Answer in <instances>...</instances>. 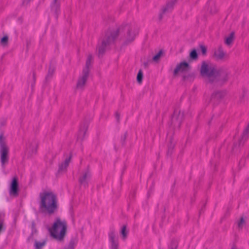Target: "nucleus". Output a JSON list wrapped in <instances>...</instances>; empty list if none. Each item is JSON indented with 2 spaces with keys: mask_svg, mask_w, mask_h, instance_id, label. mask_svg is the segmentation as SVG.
<instances>
[{
  "mask_svg": "<svg viewBox=\"0 0 249 249\" xmlns=\"http://www.w3.org/2000/svg\"><path fill=\"white\" fill-rule=\"evenodd\" d=\"M39 209L42 212L50 214L53 213L57 209L56 196L52 192H44L40 193Z\"/></svg>",
  "mask_w": 249,
  "mask_h": 249,
  "instance_id": "f257e3e1",
  "label": "nucleus"
},
{
  "mask_svg": "<svg viewBox=\"0 0 249 249\" xmlns=\"http://www.w3.org/2000/svg\"><path fill=\"white\" fill-rule=\"evenodd\" d=\"M200 73L211 83L218 80L222 74L221 71L217 69L214 64L205 61L202 63Z\"/></svg>",
  "mask_w": 249,
  "mask_h": 249,
  "instance_id": "f03ea898",
  "label": "nucleus"
},
{
  "mask_svg": "<svg viewBox=\"0 0 249 249\" xmlns=\"http://www.w3.org/2000/svg\"><path fill=\"white\" fill-rule=\"evenodd\" d=\"M67 228L65 220L56 218L52 227L49 228L51 235L57 240H62L66 234Z\"/></svg>",
  "mask_w": 249,
  "mask_h": 249,
  "instance_id": "7ed1b4c3",
  "label": "nucleus"
},
{
  "mask_svg": "<svg viewBox=\"0 0 249 249\" xmlns=\"http://www.w3.org/2000/svg\"><path fill=\"white\" fill-rule=\"evenodd\" d=\"M9 147L6 142V138L3 134L0 135V160L2 167L5 166L9 161Z\"/></svg>",
  "mask_w": 249,
  "mask_h": 249,
  "instance_id": "20e7f679",
  "label": "nucleus"
},
{
  "mask_svg": "<svg viewBox=\"0 0 249 249\" xmlns=\"http://www.w3.org/2000/svg\"><path fill=\"white\" fill-rule=\"evenodd\" d=\"M118 35V31L113 32H108L101 44H99L97 50L99 54H103L106 49L112 43Z\"/></svg>",
  "mask_w": 249,
  "mask_h": 249,
  "instance_id": "39448f33",
  "label": "nucleus"
},
{
  "mask_svg": "<svg viewBox=\"0 0 249 249\" xmlns=\"http://www.w3.org/2000/svg\"><path fill=\"white\" fill-rule=\"evenodd\" d=\"M124 30L127 32L126 38L124 41L125 44L132 42L138 33L137 28L134 25H127Z\"/></svg>",
  "mask_w": 249,
  "mask_h": 249,
  "instance_id": "423d86ee",
  "label": "nucleus"
},
{
  "mask_svg": "<svg viewBox=\"0 0 249 249\" xmlns=\"http://www.w3.org/2000/svg\"><path fill=\"white\" fill-rule=\"evenodd\" d=\"M183 118V113L180 110H176L172 118V124L175 128H179Z\"/></svg>",
  "mask_w": 249,
  "mask_h": 249,
  "instance_id": "0eeeda50",
  "label": "nucleus"
},
{
  "mask_svg": "<svg viewBox=\"0 0 249 249\" xmlns=\"http://www.w3.org/2000/svg\"><path fill=\"white\" fill-rule=\"evenodd\" d=\"M108 239L110 249H119L118 240L114 230L112 229L108 232Z\"/></svg>",
  "mask_w": 249,
  "mask_h": 249,
  "instance_id": "6e6552de",
  "label": "nucleus"
},
{
  "mask_svg": "<svg viewBox=\"0 0 249 249\" xmlns=\"http://www.w3.org/2000/svg\"><path fill=\"white\" fill-rule=\"evenodd\" d=\"M89 73H88L87 69H83L81 76H80L77 81L76 87L78 89H82L87 80Z\"/></svg>",
  "mask_w": 249,
  "mask_h": 249,
  "instance_id": "1a4fd4ad",
  "label": "nucleus"
},
{
  "mask_svg": "<svg viewBox=\"0 0 249 249\" xmlns=\"http://www.w3.org/2000/svg\"><path fill=\"white\" fill-rule=\"evenodd\" d=\"M90 173L89 169H87L83 171L79 179L81 185L85 187H87L88 185V181L90 178Z\"/></svg>",
  "mask_w": 249,
  "mask_h": 249,
  "instance_id": "9d476101",
  "label": "nucleus"
},
{
  "mask_svg": "<svg viewBox=\"0 0 249 249\" xmlns=\"http://www.w3.org/2000/svg\"><path fill=\"white\" fill-rule=\"evenodd\" d=\"M177 1V0H171L167 3L165 6L163 7L161 9V13H160V19H161L162 18V14L169 12L173 10Z\"/></svg>",
  "mask_w": 249,
  "mask_h": 249,
  "instance_id": "9b49d317",
  "label": "nucleus"
},
{
  "mask_svg": "<svg viewBox=\"0 0 249 249\" xmlns=\"http://www.w3.org/2000/svg\"><path fill=\"white\" fill-rule=\"evenodd\" d=\"M18 181L16 177L13 178L11 183L9 194L11 196H16L18 195Z\"/></svg>",
  "mask_w": 249,
  "mask_h": 249,
  "instance_id": "f8f14e48",
  "label": "nucleus"
},
{
  "mask_svg": "<svg viewBox=\"0 0 249 249\" xmlns=\"http://www.w3.org/2000/svg\"><path fill=\"white\" fill-rule=\"evenodd\" d=\"M189 69V64L185 62H181L178 65L174 71V75H176L178 72H185Z\"/></svg>",
  "mask_w": 249,
  "mask_h": 249,
  "instance_id": "ddd939ff",
  "label": "nucleus"
},
{
  "mask_svg": "<svg viewBox=\"0 0 249 249\" xmlns=\"http://www.w3.org/2000/svg\"><path fill=\"white\" fill-rule=\"evenodd\" d=\"M214 55L218 60H223L227 56L226 53L224 51L221 46H219L217 49L215 51Z\"/></svg>",
  "mask_w": 249,
  "mask_h": 249,
  "instance_id": "4468645a",
  "label": "nucleus"
},
{
  "mask_svg": "<svg viewBox=\"0 0 249 249\" xmlns=\"http://www.w3.org/2000/svg\"><path fill=\"white\" fill-rule=\"evenodd\" d=\"M37 148V142L36 140H34L29 143L27 147V151L29 153H31V154H34L36 153Z\"/></svg>",
  "mask_w": 249,
  "mask_h": 249,
  "instance_id": "2eb2a0df",
  "label": "nucleus"
},
{
  "mask_svg": "<svg viewBox=\"0 0 249 249\" xmlns=\"http://www.w3.org/2000/svg\"><path fill=\"white\" fill-rule=\"evenodd\" d=\"M88 126L87 124H83L80 127L78 138L79 139L83 140L85 136L86 131L88 130Z\"/></svg>",
  "mask_w": 249,
  "mask_h": 249,
  "instance_id": "dca6fc26",
  "label": "nucleus"
},
{
  "mask_svg": "<svg viewBox=\"0 0 249 249\" xmlns=\"http://www.w3.org/2000/svg\"><path fill=\"white\" fill-rule=\"evenodd\" d=\"M71 157H70L67 158L63 162L61 163L59 166L58 172H64L66 171L67 168L68 167L70 161Z\"/></svg>",
  "mask_w": 249,
  "mask_h": 249,
  "instance_id": "f3484780",
  "label": "nucleus"
},
{
  "mask_svg": "<svg viewBox=\"0 0 249 249\" xmlns=\"http://www.w3.org/2000/svg\"><path fill=\"white\" fill-rule=\"evenodd\" d=\"M59 3L58 0H53V1L51 6L52 10L54 12L56 15L59 11Z\"/></svg>",
  "mask_w": 249,
  "mask_h": 249,
  "instance_id": "a211bd4d",
  "label": "nucleus"
},
{
  "mask_svg": "<svg viewBox=\"0 0 249 249\" xmlns=\"http://www.w3.org/2000/svg\"><path fill=\"white\" fill-rule=\"evenodd\" d=\"M234 37V32H231L228 36L226 37L225 40V43L227 45H231L233 41Z\"/></svg>",
  "mask_w": 249,
  "mask_h": 249,
  "instance_id": "6ab92c4d",
  "label": "nucleus"
},
{
  "mask_svg": "<svg viewBox=\"0 0 249 249\" xmlns=\"http://www.w3.org/2000/svg\"><path fill=\"white\" fill-rule=\"evenodd\" d=\"M4 213L0 212V233L5 229L4 224Z\"/></svg>",
  "mask_w": 249,
  "mask_h": 249,
  "instance_id": "aec40b11",
  "label": "nucleus"
},
{
  "mask_svg": "<svg viewBox=\"0 0 249 249\" xmlns=\"http://www.w3.org/2000/svg\"><path fill=\"white\" fill-rule=\"evenodd\" d=\"M93 60V57L91 54H89L86 62V67L83 69H87L88 73H89V68Z\"/></svg>",
  "mask_w": 249,
  "mask_h": 249,
  "instance_id": "412c9836",
  "label": "nucleus"
},
{
  "mask_svg": "<svg viewBox=\"0 0 249 249\" xmlns=\"http://www.w3.org/2000/svg\"><path fill=\"white\" fill-rule=\"evenodd\" d=\"M46 244V241L44 240L42 242L35 241V247L36 249H41Z\"/></svg>",
  "mask_w": 249,
  "mask_h": 249,
  "instance_id": "4be33fe9",
  "label": "nucleus"
},
{
  "mask_svg": "<svg viewBox=\"0 0 249 249\" xmlns=\"http://www.w3.org/2000/svg\"><path fill=\"white\" fill-rule=\"evenodd\" d=\"M121 234L123 236V238L125 239L127 235V231H126V226L125 225H124L121 231Z\"/></svg>",
  "mask_w": 249,
  "mask_h": 249,
  "instance_id": "5701e85b",
  "label": "nucleus"
},
{
  "mask_svg": "<svg viewBox=\"0 0 249 249\" xmlns=\"http://www.w3.org/2000/svg\"><path fill=\"white\" fill-rule=\"evenodd\" d=\"M209 4L213 7H211L210 9V12L212 14L215 13L217 11V8L215 7L214 3L213 1H209Z\"/></svg>",
  "mask_w": 249,
  "mask_h": 249,
  "instance_id": "b1692460",
  "label": "nucleus"
},
{
  "mask_svg": "<svg viewBox=\"0 0 249 249\" xmlns=\"http://www.w3.org/2000/svg\"><path fill=\"white\" fill-rule=\"evenodd\" d=\"M142 78H143V73H142V71L141 70H139V71L138 73V74H137V80L139 84H141L142 82Z\"/></svg>",
  "mask_w": 249,
  "mask_h": 249,
  "instance_id": "393cba45",
  "label": "nucleus"
},
{
  "mask_svg": "<svg viewBox=\"0 0 249 249\" xmlns=\"http://www.w3.org/2000/svg\"><path fill=\"white\" fill-rule=\"evenodd\" d=\"M162 54V51H160L157 54H156L155 56H153V60L155 62L158 61L159 60V59H160Z\"/></svg>",
  "mask_w": 249,
  "mask_h": 249,
  "instance_id": "a878e982",
  "label": "nucleus"
},
{
  "mask_svg": "<svg viewBox=\"0 0 249 249\" xmlns=\"http://www.w3.org/2000/svg\"><path fill=\"white\" fill-rule=\"evenodd\" d=\"M54 71V69L53 68L50 67L48 71V73L46 77V79L48 80L50 78H51Z\"/></svg>",
  "mask_w": 249,
  "mask_h": 249,
  "instance_id": "bb28decb",
  "label": "nucleus"
},
{
  "mask_svg": "<svg viewBox=\"0 0 249 249\" xmlns=\"http://www.w3.org/2000/svg\"><path fill=\"white\" fill-rule=\"evenodd\" d=\"M190 57L193 60H195L197 58V53L195 50H194L190 53Z\"/></svg>",
  "mask_w": 249,
  "mask_h": 249,
  "instance_id": "cd10ccee",
  "label": "nucleus"
},
{
  "mask_svg": "<svg viewBox=\"0 0 249 249\" xmlns=\"http://www.w3.org/2000/svg\"><path fill=\"white\" fill-rule=\"evenodd\" d=\"M75 243L74 241L71 240L70 241L69 244L68 245V247L65 248L64 249H74V248L75 246Z\"/></svg>",
  "mask_w": 249,
  "mask_h": 249,
  "instance_id": "c85d7f7f",
  "label": "nucleus"
},
{
  "mask_svg": "<svg viewBox=\"0 0 249 249\" xmlns=\"http://www.w3.org/2000/svg\"><path fill=\"white\" fill-rule=\"evenodd\" d=\"M245 224V220L243 217L240 218V221L238 222V227L239 229H242Z\"/></svg>",
  "mask_w": 249,
  "mask_h": 249,
  "instance_id": "c756f323",
  "label": "nucleus"
},
{
  "mask_svg": "<svg viewBox=\"0 0 249 249\" xmlns=\"http://www.w3.org/2000/svg\"><path fill=\"white\" fill-rule=\"evenodd\" d=\"M8 40V36H4L1 39V43L3 45H6L7 43Z\"/></svg>",
  "mask_w": 249,
  "mask_h": 249,
  "instance_id": "7c9ffc66",
  "label": "nucleus"
},
{
  "mask_svg": "<svg viewBox=\"0 0 249 249\" xmlns=\"http://www.w3.org/2000/svg\"><path fill=\"white\" fill-rule=\"evenodd\" d=\"M201 51H202V52L203 54H205L206 52V48L203 46H201Z\"/></svg>",
  "mask_w": 249,
  "mask_h": 249,
  "instance_id": "2f4dec72",
  "label": "nucleus"
},
{
  "mask_svg": "<svg viewBox=\"0 0 249 249\" xmlns=\"http://www.w3.org/2000/svg\"><path fill=\"white\" fill-rule=\"evenodd\" d=\"M174 144H171L170 146H169V149H173L174 147Z\"/></svg>",
  "mask_w": 249,
  "mask_h": 249,
  "instance_id": "473e14b6",
  "label": "nucleus"
},
{
  "mask_svg": "<svg viewBox=\"0 0 249 249\" xmlns=\"http://www.w3.org/2000/svg\"><path fill=\"white\" fill-rule=\"evenodd\" d=\"M116 118L117 119V121H119V116L118 113L116 114Z\"/></svg>",
  "mask_w": 249,
  "mask_h": 249,
  "instance_id": "72a5a7b5",
  "label": "nucleus"
},
{
  "mask_svg": "<svg viewBox=\"0 0 249 249\" xmlns=\"http://www.w3.org/2000/svg\"><path fill=\"white\" fill-rule=\"evenodd\" d=\"M177 248V246H176V244H175L174 246V247H172L170 248V249H176Z\"/></svg>",
  "mask_w": 249,
  "mask_h": 249,
  "instance_id": "f704fd0d",
  "label": "nucleus"
},
{
  "mask_svg": "<svg viewBox=\"0 0 249 249\" xmlns=\"http://www.w3.org/2000/svg\"><path fill=\"white\" fill-rule=\"evenodd\" d=\"M35 223H32V228H35Z\"/></svg>",
  "mask_w": 249,
  "mask_h": 249,
  "instance_id": "c9c22d12",
  "label": "nucleus"
},
{
  "mask_svg": "<svg viewBox=\"0 0 249 249\" xmlns=\"http://www.w3.org/2000/svg\"><path fill=\"white\" fill-rule=\"evenodd\" d=\"M220 93V92H218L216 93V96H218Z\"/></svg>",
  "mask_w": 249,
  "mask_h": 249,
  "instance_id": "e433bc0d",
  "label": "nucleus"
},
{
  "mask_svg": "<svg viewBox=\"0 0 249 249\" xmlns=\"http://www.w3.org/2000/svg\"><path fill=\"white\" fill-rule=\"evenodd\" d=\"M231 249H236L234 248H232Z\"/></svg>",
  "mask_w": 249,
  "mask_h": 249,
  "instance_id": "4c0bfd02",
  "label": "nucleus"
}]
</instances>
